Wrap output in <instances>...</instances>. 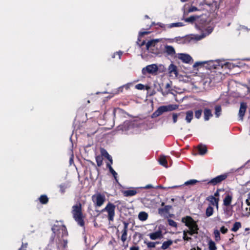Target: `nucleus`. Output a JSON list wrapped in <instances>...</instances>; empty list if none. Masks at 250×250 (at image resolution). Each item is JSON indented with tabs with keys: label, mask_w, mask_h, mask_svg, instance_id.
Segmentation results:
<instances>
[{
	"label": "nucleus",
	"mask_w": 250,
	"mask_h": 250,
	"mask_svg": "<svg viewBox=\"0 0 250 250\" xmlns=\"http://www.w3.org/2000/svg\"><path fill=\"white\" fill-rule=\"evenodd\" d=\"M161 41L163 40L156 39L148 41L146 43V50L153 54H159L161 52L160 48L162 45L159 44V43H161Z\"/></svg>",
	"instance_id": "20e7f679"
},
{
	"label": "nucleus",
	"mask_w": 250,
	"mask_h": 250,
	"mask_svg": "<svg viewBox=\"0 0 250 250\" xmlns=\"http://www.w3.org/2000/svg\"><path fill=\"white\" fill-rule=\"evenodd\" d=\"M115 208L116 206L113 204L108 203L106 207L101 210L102 212H107L108 220L109 222H112L114 220Z\"/></svg>",
	"instance_id": "423d86ee"
},
{
	"label": "nucleus",
	"mask_w": 250,
	"mask_h": 250,
	"mask_svg": "<svg viewBox=\"0 0 250 250\" xmlns=\"http://www.w3.org/2000/svg\"><path fill=\"white\" fill-rule=\"evenodd\" d=\"M228 173H224L220 175H218L210 180H202V182H207V184L210 185L212 186L216 185L220 183H221L223 181L225 180L228 177Z\"/></svg>",
	"instance_id": "1a4fd4ad"
},
{
	"label": "nucleus",
	"mask_w": 250,
	"mask_h": 250,
	"mask_svg": "<svg viewBox=\"0 0 250 250\" xmlns=\"http://www.w3.org/2000/svg\"><path fill=\"white\" fill-rule=\"evenodd\" d=\"M28 244L27 243H22V245L20 248L18 249V250H26L27 248Z\"/></svg>",
	"instance_id": "603ef678"
},
{
	"label": "nucleus",
	"mask_w": 250,
	"mask_h": 250,
	"mask_svg": "<svg viewBox=\"0 0 250 250\" xmlns=\"http://www.w3.org/2000/svg\"><path fill=\"white\" fill-rule=\"evenodd\" d=\"M148 235L151 240H156L162 237V231L161 230L149 233Z\"/></svg>",
	"instance_id": "4be33fe9"
},
{
	"label": "nucleus",
	"mask_w": 250,
	"mask_h": 250,
	"mask_svg": "<svg viewBox=\"0 0 250 250\" xmlns=\"http://www.w3.org/2000/svg\"><path fill=\"white\" fill-rule=\"evenodd\" d=\"M213 208L212 207L209 206L206 210V215L207 217H209L213 214Z\"/></svg>",
	"instance_id": "c9c22d12"
},
{
	"label": "nucleus",
	"mask_w": 250,
	"mask_h": 250,
	"mask_svg": "<svg viewBox=\"0 0 250 250\" xmlns=\"http://www.w3.org/2000/svg\"><path fill=\"white\" fill-rule=\"evenodd\" d=\"M101 153L103 156L107 158L111 162V164L113 163L111 156L108 153L106 150L104 148H102L101 149Z\"/></svg>",
	"instance_id": "393cba45"
},
{
	"label": "nucleus",
	"mask_w": 250,
	"mask_h": 250,
	"mask_svg": "<svg viewBox=\"0 0 250 250\" xmlns=\"http://www.w3.org/2000/svg\"><path fill=\"white\" fill-rule=\"evenodd\" d=\"M122 54H123V52L121 51L117 52L116 53H115L113 54L112 58H114L115 57V55H118L119 56V58L120 59L121 56H122Z\"/></svg>",
	"instance_id": "13d9d810"
},
{
	"label": "nucleus",
	"mask_w": 250,
	"mask_h": 250,
	"mask_svg": "<svg viewBox=\"0 0 250 250\" xmlns=\"http://www.w3.org/2000/svg\"><path fill=\"white\" fill-rule=\"evenodd\" d=\"M123 88H124V86H120V87H119L118 89L114 90L113 94H117L119 93L120 92H122Z\"/></svg>",
	"instance_id": "3c124183"
},
{
	"label": "nucleus",
	"mask_w": 250,
	"mask_h": 250,
	"mask_svg": "<svg viewBox=\"0 0 250 250\" xmlns=\"http://www.w3.org/2000/svg\"><path fill=\"white\" fill-rule=\"evenodd\" d=\"M206 61L197 62L193 64V67L196 68V67H197L198 66H201L204 64H206Z\"/></svg>",
	"instance_id": "09e8293b"
},
{
	"label": "nucleus",
	"mask_w": 250,
	"mask_h": 250,
	"mask_svg": "<svg viewBox=\"0 0 250 250\" xmlns=\"http://www.w3.org/2000/svg\"><path fill=\"white\" fill-rule=\"evenodd\" d=\"M173 242L171 240H167V241L164 242L163 243L161 249L162 250H166L171 245H172Z\"/></svg>",
	"instance_id": "7c9ffc66"
},
{
	"label": "nucleus",
	"mask_w": 250,
	"mask_h": 250,
	"mask_svg": "<svg viewBox=\"0 0 250 250\" xmlns=\"http://www.w3.org/2000/svg\"><path fill=\"white\" fill-rule=\"evenodd\" d=\"M168 224L169 226L172 227H174L175 228H177V224L176 222H175L174 220L169 219L167 220Z\"/></svg>",
	"instance_id": "37998d69"
},
{
	"label": "nucleus",
	"mask_w": 250,
	"mask_h": 250,
	"mask_svg": "<svg viewBox=\"0 0 250 250\" xmlns=\"http://www.w3.org/2000/svg\"><path fill=\"white\" fill-rule=\"evenodd\" d=\"M158 71V67L156 64H152L147 65L142 69V72L144 75L147 73L149 74H153Z\"/></svg>",
	"instance_id": "f8f14e48"
},
{
	"label": "nucleus",
	"mask_w": 250,
	"mask_h": 250,
	"mask_svg": "<svg viewBox=\"0 0 250 250\" xmlns=\"http://www.w3.org/2000/svg\"><path fill=\"white\" fill-rule=\"evenodd\" d=\"M214 235L216 241H218L220 240V231L218 229H215L214 230Z\"/></svg>",
	"instance_id": "79ce46f5"
},
{
	"label": "nucleus",
	"mask_w": 250,
	"mask_h": 250,
	"mask_svg": "<svg viewBox=\"0 0 250 250\" xmlns=\"http://www.w3.org/2000/svg\"><path fill=\"white\" fill-rule=\"evenodd\" d=\"M204 119L205 121H208L211 117L213 116L211 110L209 109L206 108L204 110Z\"/></svg>",
	"instance_id": "aec40b11"
},
{
	"label": "nucleus",
	"mask_w": 250,
	"mask_h": 250,
	"mask_svg": "<svg viewBox=\"0 0 250 250\" xmlns=\"http://www.w3.org/2000/svg\"><path fill=\"white\" fill-rule=\"evenodd\" d=\"M168 71L169 76L171 77L176 78L178 76V72L177 67L173 63H171L168 67Z\"/></svg>",
	"instance_id": "2eb2a0df"
},
{
	"label": "nucleus",
	"mask_w": 250,
	"mask_h": 250,
	"mask_svg": "<svg viewBox=\"0 0 250 250\" xmlns=\"http://www.w3.org/2000/svg\"><path fill=\"white\" fill-rule=\"evenodd\" d=\"M219 190H217L216 192L214 193V196L215 197H218L219 196Z\"/></svg>",
	"instance_id": "774afa93"
},
{
	"label": "nucleus",
	"mask_w": 250,
	"mask_h": 250,
	"mask_svg": "<svg viewBox=\"0 0 250 250\" xmlns=\"http://www.w3.org/2000/svg\"><path fill=\"white\" fill-rule=\"evenodd\" d=\"M148 217V214L144 211L141 212L139 213L138 215V218L141 221H145L147 219Z\"/></svg>",
	"instance_id": "2f4dec72"
},
{
	"label": "nucleus",
	"mask_w": 250,
	"mask_h": 250,
	"mask_svg": "<svg viewBox=\"0 0 250 250\" xmlns=\"http://www.w3.org/2000/svg\"><path fill=\"white\" fill-rule=\"evenodd\" d=\"M73 217L76 222L80 226H84V221L83 220V215L82 211V205L81 203H77L72 208L71 211Z\"/></svg>",
	"instance_id": "7ed1b4c3"
},
{
	"label": "nucleus",
	"mask_w": 250,
	"mask_h": 250,
	"mask_svg": "<svg viewBox=\"0 0 250 250\" xmlns=\"http://www.w3.org/2000/svg\"><path fill=\"white\" fill-rule=\"evenodd\" d=\"M208 249L209 250H216V247L215 244L212 241H210L208 243Z\"/></svg>",
	"instance_id": "ea45409f"
},
{
	"label": "nucleus",
	"mask_w": 250,
	"mask_h": 250,
	"mask_svg": "<svg viewBox=\"0 0 250 250\" xmlns=\"http://www.w3.org/2000/svg\"><path fill=\"white\" fill-rule=\"evenodd\" d=\"M40 202L42 204H46L48 201V198L45 195H42L39 198Z\"/></svg>",
	"instance_id": "e433bc0d"
},
{
	"label": "nucleus",
	"mask_w": 250,
	"mask_h": 250,
	"mask_svg": "<svg viewBox=\"0 0 250 250\" xmlns=\"http://www.w3.org/2000/svg\"><path fill=\"white\" fill-rule=\"evenodd\" d=\"M96 161L97 162V166L100 167L103 164V158L102 156H97L96 157Z\"/></svg>",
	"instance_id": "a19ab883"
},
{
	"label": "nucleus",
	"mask_w": 250,
	"mask_h": 250,
	"mask_svg": "<svg viewBox=\"0 0 250 250\" xmlns=\"http://www.w3.org/2000/svg\"><path fill=\"white\" fill-rule=\"evenodd\" d=\"M156 25H158L159 26H160V27L165 29H166L167 27V24H165L163 23H161V22H158L156 23Z\"/></svg>",
	"instance_id": "5fc2aeb1"
},
{
	"label": "nucleus",
	"mask_w": 250,
	"mask_h": 250,
	"mask_svg": "<svg viewBox=\"0 0 250 250\" xmlns=\"http://www.w3.org/2000/svg\"><path fill=\"white\" fill-rule=\"evenodd\" d=\"M145 243L146 244L147 247L148 248H154L156 246V244H158L157 242H145Z\"/></svg>",
	"instance_id": "c03bdc74"
},
{
	"label": "nucleus",
	"mask_w": 250,
	"mask_h": 250,
	"mask_svg": "<svg viewBox=\"0 0 250 250\" xmlns=\"http://www.w3.org/2000/svg\"><path fill=\"white\" fill-rule=\"evenodd\" d=\"M130 250H139V248L138 247L133 246L130 248Z\"/></svg>",
	"instance_id": "69168bd1"
},
{
	"label": "nucleus",
	"mask_w": 250,
	"mask_h": 250,
	"mask_svg": "<svg viewBox=\"0 0 250 250\" xmlns=\"http://www.w3.org/2000/svg\"><path fill=\"white\" fill-rule=\"evenodd\" d=\"M109 171L113 175V176H114V177L116 179V180L117 181V175H118L117 173L113 169V168L112 167H110Z\"/></svg>",
	"instance_id": "8fccbe9b"
},
{
	"label": "nucleus",
	"mask_w": 250,
	"mask_h": 250,
	"mask_svg": "<svg viewBox=\"0 0 250 250\" xmlns=\"http://www.w3.org/2000/svg\"><path fill=\"white\" fill-rule=\"evenodd\" d=\"M91 198L95 207H101L105 201L104 194L100 192H97L93 195Z\"/></svg>",
	"instance_id": "0eeeda50"
},
{
	"label": "nucleus",
	"mask_w": 250,
	"mask_h": 250,
	"mask_svg": "<svg viewBox=\"0 0 250 250\" xmlns=\"http://www.w3.org/2000/svg\"><path fill=\"white\" fill-rule=\"evenodd\" d=\"M220 231L223 233V234H225L228 231V229L225 228L224 226H223L220 229Z\"/></svg>",
	"instance_id": "6e6d98bb"
},
{
	"label": "nucleus",
	"mask_w": 250,
	"mask_h": 250,
	"mask_svg": "<svg viewBox=\"0 0 250 250\" xmlns=\"http://www.w3.org/2000/svg\"><path fill=\"white\" fill-rule=\"evenodd\" d=\"M205 22V21H202L201 23L200 24V26H202L203 27L202 30H200L202 31L205 30V32L202 33L201 35H192L190 37L191 40L200 41L204 38L207 36L208 35L212 32L213 28L210 26L206 27L204 25V22Z\"/></svg>",
	"instance_id": "39448f33"
},
{
	"label": "nucleus",
	"mask_w": 250,
	"mask_h": 250,
	"mask_svg": "<svg viewBox=\"0 0 250 250\" xmlns=\"http://www.w3.org/2000/svg\"><path fill=\"white\" fill-rule=\"evenodd\" d=\"M159 163L162 166L165 167H167L168 166L167 165V160H166V158L164 156H161L159 158Z\"/></svg>",
	"instance_id": "c85d7f7f"
},
{
	"label": "nucleus",
	"mask_w": 250,
	"mask_h": 250,
	"mask_svg": "<svg viewBox=\"0 0 250 250\" xmlns=\"http://www.w3.org/2000/svg\"><path fill=\"white\" fill-rule=\"evenodd\" d=\"M241 223L239 222H235L233 226V227L231 229V231L236 232L241 227Z\"/></svg>",
	"instance_id": "4c0bfd02"
},
{
	"label": "nucleus",
	"mask_w": 250,
	"mask_h": 250,
	"mask_svg": "<svg viewBox=\"0 0 250 250\" xmlns=\"http://www.w3.org/2000/svg\"><path fill=\"white\" fill-rule=\"evenodd\" d=\"M174 42L179 43H185L186 42L187 38L184 37H177L174 38Z\"/></svg>",
	"instance_id": "f704fd0d"
},
{
	"label": "nucleus",
	"mask_w": 250,
	"mask_h": 250,
	"mask_svg": "<svg viewBox=\"0 0 250 250\" xmlns=\"http://www.w3.org/2000/svg\"><path fill=\"white\" fill-rule=\"evenodd\" d=\"M198 10L199 9L196 7L194 6H191L188 10V13H191Z\"/></svg>",
	"instance_id": "49530a36"
},
{
	"label": "nucleus",
	"mask_w": 250,
	"mask_h": 250,
	"mask_svg": "<svg viewBox=\"0 0 250 250\" xmlns=\"http://www.w3.org/2000/svg\"><path fill=\"white\" fill-rule=\"evenodd\" d=\"M139 188L149 189V188H153V186L152 185L148 184V185H147L145 187H139Z\"/></svg>",
	"instance_id": "bf43d9fd"
},
{
	"label": "nucleus",
	"mask_w": 250,
	"mask_h": 250,
	"mask_svg": "<svg viewBox=\"0 0 250 250\" xmlns=\"http://www.w3.org/2000/svg\"><path fill=\"white\" fill-rule=\"evenodd\" d=\"M198 149L199 154L201 155H204L207 152V148L205 146L200 145Z\"/></svg>",
	"instance_id": "cd10ccee"
},
{
	"label": "nucleus",
	"mask_w": 250,
	"mask_h": 250,
	"mask_svg": "<svg viewBox=\"0 0 250 250\" xmlns=\"http://www.w3.org/2000/svg\"><path fill=\"white\" fill-rule=\"evenodd\" d=\"M164 48L163 50V53L166 54L167 56L171 57H174L176 54V51L174 48L171 46L167 44H165Z\"/></svg>",
	"instance_id": "ddd939ff"
},
{
	"label": "nucleus",
	"mask_w": 250,
	"mask_h": 250,
	"mask_svg": "<svg viewBox=\"0 0 250 250\" xmlns=\"http://www.w3.org/2000/svg\"><path fill=\"white\" fill-rule=\"evenodd\" d=\"M184 24L182 22H175V23H172L170 24H168L167 25V28H171L173 27H182L183 26Z\"/></svg>",
	"instance_id": "c756f323"
},
{
	"label": "nucleus",
	"mask_w": 250,
	"mask_h": 250,
	"mask_svg": "<svg viewBox=\"0 0 250 250\" xmlns=\"http://www.w3.org/2000/svg\"><path fill=\"white\" fill-rule=\"evenodd\" d=\"M164 212H165V208H159V209H158L159 214L162 215Z\"/></svg>",
	"instance_id": "680f3d73"
},
{
	"label": "nucleus",
	"mask_w": 250,
	"mask_h": 250,
	"mask_svg": "<svg viewBox=\"0 0 250 250\" xmlns=\"http://www.w3.org/2000/svg\"><path fill=\"white\" fill-rule=\"evenodd\" d=\"M131 85H132L131 83H128L126 84L123 85V86H124V87L126 88V89H128Z\"/></svg>",
	"instance_id": "e2e57ef3"
},
{
	"label": "nucleus",
	"mask_w": 250,
	"mask_h": 250,
	"mask_svg": "<svg viewBox=\"0 0 250 250\" xmlns=\"http://www.w3.org/2000/svg\"><path fill=\"white\" fill-rule=\"evenodd\" d=\"M160 40H163V41H161V42L164 44L165 45V43L166 42L168 43H172L174 42V39H170V38H161L160 39Z\"/></svg>",
	"instance_id": "58836bf2"
},
{
	"label": "nucleus",
	"mask_w": 250,
	"mask_h": 250,
	"mask_svg": "<svg viewBox=\"0 0 250 250\" xmlns=\"http://www.w3.org/2000/svg\"><path fill=\"white\" fill-rule=\"evenodd\" d=\"M60 191L61 193H63L65 192L67 186L65 184H61L59 186Z\"/></svg>",
	"instance_id": "de8ad7c7"
},
{
	"label": "nucleus",
	"mask_w": 250,
	"mask_h": 250,
	"mask_svg": "<svg viewBox=\"0 0 250 250\" xmlns=\"http://www.w3.org/2000/svg\"><path fill=\"white\" fill-rule=\"evenodd\" d=\"M52 230L53 235L51 237V240L52 242L55 241L56 243H59L61 238L67 234L66 229L64 226H54L52 228Z\"/></svg>",
	"instance_id": "f03ea898"
},
{
	"label": "nucleus",
	"mask_w": 250,
	"mask_h": 250,
	"mask_svg": "<svg viewBox=\"0 0 250 250\" xmlns=\"http://www.w3.org/2000/svg\"><path fill=\"white\" fill-rule=\"evenodd\" d=\"M175 109V108L173 107L172 105H169L168 106H161L159 107L157 110H156L153 114V117H157L163 113L167 111H171Z\"/></svg>",
	"instance_id": "9d476101"
},
{
	"label": "nucleus",
	"mask_w": 250,
	"mask_h": 250,
	"mask_svg": "<svg viewBox=\"0 0 250 250\" xmlns=\"http://www.w3.org/2000/svg\"><path fill=\"white\" fill-rule=\"evenodd\" d=\"M148 33V32H140L139 33V37H138V41H137V44H138L139 46H142L143 45H144L145 44V42L144 41H143L141 43H139V41H140V38L143 36V35H146V34H147Z\"/></svg>",
	"instance_id": "72a5a7b5"
},
{
	"label": "nucleus",
	"mask_w": 250,
	"mask_h": 250,
	"mask_svg": "<svg viewBox=\"0 0 250 250\" xmlns=\"http://www.w3.org/2000/svg\"><path fill=\"white\" fill-rule=\"evenodd\" d=\"M171 208L170 206H166L165 207V212H167Z\"/></svg>",
	"instance_id": "0e129e2a"
},
{
	"label": "nucleus",
	"mask_w": 250,
	"mask_h": 250,
	"mask_svg": "<svg viewBox=\"0 0 250 250\" xmlns=\"http://www.w3.org/2000/svg\"><path fill=\"white\" fill-rule=\"evenodd\" d=\"M208 69H218L219 67L222 68V60H217L215 61L210 60L206 61Z\"/></svg>",
	"instance_id": "9b49d317"
},
{
	"label": "nucleus",
	"mask_w": 250,
	"mask_h": 250,
	"mask_svg": "<svg viewBox=\"0 0 250 250\" xmlns=\"http://www.w3.org/2000/svg\"><path fill=\"white\" fill-rule=\"evenodd\" d=\"M222 108L220 105L215 106V115L216 118H218L221 114Z\"/></svg>",
	"instance_id": "473e14b6"
},
{
	"label": "nucleus",
	"mask_w": 250,
	"mask_h": 250,
	"mask_svg": "<svg viewBox=\"0 0 250 250\" xmlns=\"http://www.w3.org/2000/svg\"><path fill=\"white\" fill-rule=\"evenodd\" d=\"M178 115L177 113H173L172 115L173 121L174 123H175L177 121Z\"/></svg>",
	"instance_id": "4d7b16f0"
},
{
	"label": "nucleus",
	"mask_w": 250,
	"mask_h": 250,
	"mask_svg": "<svg viewBox=\"0 0 250 250\" xmlns=\"http://www.w3.org/2000/svg\"><path fill=\"white\" fill-rule=\"evenodd\" d=\"M124 229L122 230V235L121 236V240L123 242H125L127 239V233L128 230V224L125 222H124Z\"/></svg>",
	"instance_id": "6ab92c4d"
},
{
	"label": "nucleus",
	"mask_w": 250,
	"mask_h": 250,
	"mask_svg": "<svg viewBox=\"0 0 250 250\" xmlns=\"http://www.w3.org/2000/svg\"><path fill=\"white\" fill-rule=\"evenodd\" d=\"M199 182H202V181H198L195 179H191V180H189L187 181L186 182H185L184 184H183V185L184 186H193Z\"/></svg>",
	"instance_id": "bb28decb"
},
{
	"label": "nucleus",
	"mask_w": 250,
	"mask_h": 250,
	"mask_svg": "<svg viewBox=\"0 0 250 250\" xmlns=\"http://www.w3.org/2000/svg\"><path fill=\"white\" fill-rule=\"evenodd\" d=\"M207 200L213 206H215L218 207V200L219 199L215 197L214 196H211L207 198Z\"/></svg>",
	"instance_id": "b1692460"
},
{
	"label": "nucleus",
	"mask_w": 250,
	"mask_h": 250,
	"mask_svg": "<svg viewBox=\"0 0 250 250\" xmlns=\"http://www.w3.org/2000/svg\"><path fill=\"white\" fill-rule=\"evenodd\" d=\"M177 57L184 63H189L191 62H193L192 57L188 54L178 53Z\"/></svg>",
	"instance_id": "4468645a"
},
{
	"label": "nucleus",
	"mask_w": 250,
	"mask_h": 250,
	"mask_svg": "<svg viewBox=\"0 0 250 250\" xmlns=\"http://www.w3.org/2000/svg\"><path fill=\"white\" fill-rule=\"evenodd\" d=\"M139 188H130L127 190H124L123 193L125 197L133 196L136 194L137 193L136 189Z\"/></svg>",
	"instance_id": "dca6fc26"
},
{
	"label": "nucleus",
	"mask_w": 250,
	"mask_h": 250,
	"mask_svg": "<svg viewBox=\"0 0 250 250\" xmlns=\"http://www.w3.org/2000/svg\"><path fill=\"white\" fill-rule=\"evenodd\" d=\"M212 82V80L209 75H206L201 82L202 84L205 86V88H208L211 86Z\"/></svg>",
	"instance_id": "f3484780"
},
{
	"label": "nucleus",
	"mask_w": 250,
	"mask_h": 250,
	"mask_svg": "<svg viewBox=\"0 0 250 250\" xmlns=\"http://www.w3.org/2000/svg\"><path fill=\"white\" fill-rule=\"evenodd\" d=\"M232 197L229 194H227L223 200V204L225 206H229L230 205Z\"/></svg>",
	"instance_id": "5701e85b"
},
{
	"label": "nucleus",
	"mask_w": 250,
	"mask_h": 250,
	"mask_svg": "<svg viewBox=\"0 0 250 250\" xmlns=\"http://www.w3.org/2000/svg\"><path fill=\"white\" fill-rule=\"evenodd\" d=\"M122 111V110L119 108H114L113 109V114L114 115V116H115V114L117 112H121Z\"/></svg>",
	"instance_id": "052dcab7"
},
{
	"label": "nucleus",
	"mask_w": 250,
	"mask_h": 250,
	"mask_svg": "<svg viewBox=\"0 0 250 250\" xmlns=\"http://www.w3.org/2000/svg\"><path fill=\"white\" fill-rule=\"evenodd\" d=\"M222 68H228L229 69H232L235 67H239V64H235L231 63L229 62H226L225 61L222 60Z\"/></svg>",
	"instance_id": "412c9836"
},
{
	"label": "nucleus",
	"mask_w": 250,
	"mask_h": 250,
	"mask_svg": "<svg viewBox=\"0 0 250 250\" xmlns=\"http://www.w3.org/2000/svg\"><path fill=\"white\" fill-rule=\"evenodd\" d=\"M182 222L189 229V230H184L183 231V239L185 241H189L191 239V238L187 236V234L188 233L190 235L197 234L198 230V226L196 222L191 217L189 216L182 218Z\"/></svg>",
	"instance_id": "f257e3e1"
},
{
	"label": "nucleus",
	"mask_w": 250,
	"mask_h": 250,
	"mask_svg": "<svg viewBox=\"0 0 250 250\" xmlns=\"http://www.w3.org/2000/svg\"><path fill=\"white\" fill-rule=\"evenodd\" d=\"M135 88L138 90H143L145 88V85L141 83L137 84L135 85Z\"/></svg>",
	"instance_id": "864d4df0"
},
{
	"label": "nucleus",
	"mask_w": 250,
	"mask_h": 250,
	"mask_svg": "<svg viewBox=\"0 0 250 250\" xmlns=\"http://www.w3.org/2000/svg\"><path fill=\"white\" fill-rule=\"evenodd\" d=\"M247 108V104L245 103H241L239 110V116L241 120H243V118L245 114Z\"/></svg>",
	"instance_id": "a211bd4d"
},
{
	"label": "nucleus",
	"mask_w": 250,
	"mask_h": 250,
	"mask_svg": "<svg viewBox=\"0 0 250 250\" xmlns=\"http://www.w3.org/2000/svg\"><path fill=\"white\" fill-rule=\"evenodd\" d=\"M202 114V110L201 109L197 110L195 111V117L196 118L199 119L201 118Z\"/></svg>",
	"instance_id": "a18cd8bd"
},
{
	"label": "nucleus",
	"mask_w": 250,
	"mask_h": 250,
	"mask_svg": "<svg viewBox=\"0 0 250 250\" xmlns=\"http://www.w3.org/2000/svg\"><path fill=\"white\" fill-rule=\"evenodd\" d=\"M171 87V84L170 83H167L166 85V88L168 89Z\"/></svg>",
	"instance_id": "338daca9"
},
{
	"label": "nucleus",
	"mask_w": 250,
	"mask_h": 250,
	"mask_svg": "<svg viewBox=\"0 0 250 250\" xmlns=\"http://www.w3.org/2000/svg\"><path fill=\"white\" fill-rule=\"evenodd\" d=\"M193 112L192 110H188L186 112V120L188 123H190L193 119Z\"/></svg>",
	"instance_id": "a878e982"
},
{
	"label": "nucleus",
	"mask_w": 250,
	"mask_h": 250,
	"mask_svg": "<svg viewBox=\"0 0 250 250\" xmlns=\"http://www.w3.org/2000/svg\"><path fill=\"white\" fill-rule=\"evenodd\" d=\"M186 22H190L191 23H195V27L199 30H202L203 27L200 26V24L202 21H204V20L201 19V17L197 15H193L190 16L189 18H186L185 20Z\"/></svg>",
	"instance_id": "6e6552de"
}]
</instances>
